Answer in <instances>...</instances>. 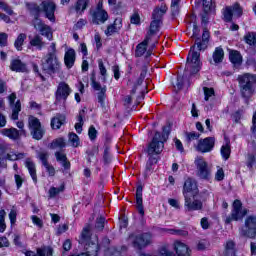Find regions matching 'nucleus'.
Here are the masks:
<instances>
[{"mask_svg": "<svg viewBox=\"0 0 256 256\" xmlns=\"http://www.w3.org/2000/svg\"><path fill=\"white\" fill-rule=\"evenodd\" d=\"M26 8L33 17H40L42 13L51 23H55V11L57 10L55 2L43 0L40 5H37L35 2H26Z\"/></svg>", "mask_w": 256, "mask_h": 256, "instance_id": "f257e3e1", "label": "nucleus"}, {"mask_svg": "<svg viewBox=\"0 0 256 256\" xmlns=\"http://www.w3.org/2000/svg\"><path fill=\"white\" fill-rule=\"evenodd\" d=\"M238 83L240 93L244 99H249L255 93L256 75L255 74H243L238 76Z\"/></svg>", "mask_w": 256, "mask_h": 256, "instance_id": "f03ea898", "label": "nucleus"}, {"mask_svg": "<svg viewBox=\"0 0 256 256\" xmlns=\"http://www.w3.org/2000/svg\"><path fill=\"white\" fill-rule=\"evenodd\" d=\"M169 139V130L163 128V133L156 132L151 143L148 145V155H160L165 147V141Z\"/></svg>", "mask_w": 256, "mask_h": 256, "instance_id": "7ed1b4c3", "label": "nucleus"}, {"mask_svg": "<svg viewBox=\"0 0 256 256\" xmlns=\"http://www.w3.org/2000/svg\"><path fill=\"white\" fill-rule=\"evenodd\" d=\"M89 15L93 25H105L109 21V13L103 7V0H99L96 6L90 8Z\"/></svg>", "mask_w": 256, "mask_h": 256, "instance_id": "20e7f679", "label": "nucleus"}, {"mask_svg": "<svg viewBox=\"0 0 256 256\" xmlns=\"http://www.w3.org/2000/svg\"><path fill=\"white\" fill-rule=\"evenodd\" d=\"M128 241L132 243V246L137 251H141L149 245H153V234L151 233H142V234H130Z\"/></svg>", "mask_w": 256, "mask_h": 256, "instance_id": "39448f33", "label": "nucleus"}, {"mask_svg": "<svg viewBox=\"0 0 256 256\" xmlns=\"http://www.w3.org/2000/svg\"><path fill=\"white\" fill-rule=\"evenodd\" d=\"M61 69V62L57 55L47 54L46 57L42 59V70L48 75H53L59 73Z\"/></svg>", "mask_w": 256, "mask_h": 256, "instance_id": "423d86ee", "label": "nucleus"}, {"mask_svg": "<svg viewBox=\"0 0 256 256\" xmlns=\"http://www.w3.org/2000/svg\"><path fill=\"white\" fill-rule=\"evenodd\" d=\"M201 54L195 51V46L190 49L187 57L186 71H189L190 75H197L201 71V60H199Z\"/></svg>", "mask_w": 256, "mask_h": 256, "instance_id": "0eeeda50", "label": "nucleus"}, {"mask_svg": "<svg viewBox=\"0 0 256 256\" xmlns=\"http://www.w3.org/2000/svg\"><path fill=\"white\" fill-rule=\"evenodd\" d=\"M249 213V210L247 208L243 209V203H241V200H235L232 205V211L229 216L225 218L226 225H229L232 221H241L245 215Z\"/></svg>", "mask_w": 256, "mask_h": 256, "instance_id": "6e6552de", "label": "nucleus"}, {"mask_svg": "<svg viewBox=\"0 0 256 256\" xmlns=\"http://www.w3.org/2000/svg\"><path fill=\"white\" fill-rule=\"evenodd\" d=\"M28 129L33 139L41 141L43 135H45V128L41 125L39 118L35 116H29L28 118Z\"/></svg>", "mask_w": 256, "mask_h": 256, "instance_id": "1a4fd4ad", "label": "nucleus"}, {"mask_svg": "<svg viewBox=\"0 0 256 256\" xmlns=\"http://www.w3.org/2000/svg\"><path fill=\"white\" fill-rule=\"evenodd\" d=\"M240 235L242 237H248V239H255L256 237V216L249 215L244 221V227L240 229Z\"/></svg>", "mask_w": 256, "mask_h": 256, "instance_id": "9d476101", "label": "nucleus"}, {"mask_svg": "<svg viewBox=\"0 0 256 256\" xmlns=\"http://www.w3.org/2000/svg\"><path fill=\"white\" fill-rule=\"evenodd\" d=\"M31 25L34 27L35 31L42 35V37H46L48 41H53V31L51 30V26L45 24L39 16H34Z\"/></svg>", "mask_w": 256, "mask_h": 256, "instance_id": "9b49d317", "label": "nucleus"}, {"mask_svg": "<svg viewBox=\"0 0 256 256\" xmlns=\"http://www.w3.org/2000/svg\"><path fill=\"white\" fill-rule=\"evenodd\" d=\"M223 15L224 21L230 23V21H233V16L241 17L243 15V9L239 5V3H235L232 6H227L223 11Z\"/></svg>", "mask_w": 256, "mask_h": 256, "instance_id": "f8f14e48", "label": "nucleus"}, {"mask_svg": "<svg viewBox=\"0 0 256 256\" xmlns=\"http://www.w3.org/2000/svg\"><path fill=\"white\" fill-rule=\"evenodd\" d=\"M197 166V175L200 179L209 180L211 179V168L207 165L203 158H198L195 160Z\"/></svg>", "mask_w": 256, "mask_h": 256, "instance_id": "ddd939ff", "label": "nucleus"}, {"mask_svg": "<svg viewBox=\"0 0 256 256\" xmlns=\"http://www.w3.org/2000/svg\"><path fill=\"white\" fill-rule=\"evenodd\" d=\"M199 193V189L197 188V182L193 178H188L184 182L183 186V196L185 197H195Z\"/></svg>", "mask_w": 256, "mask_h": 256, "instance_id": "4468645a", "label": "nucleus"}, {"mask_svg": "<svg viewBox=\"0 0 256 256\" xmlns=\"http://www.w3.org/2000/svg\"><path fill=\"white\" fill-rule=\"evenodd\" d=\"M91 86L95 91H99L97 98L98 103H100L101 107H105V99H107V86L101 87V84L95 81V76L91 77Z\"/></svg>", "mask_w": 256, "mask_h": 256, "instance_id": "2eb2a0df", "label": "nucleus"}, {"mask_svg": "<svg viewBox=\"0 0 256 256\" xmlns=\"http://www.w3.org/2000/svg\"><path fill=\"white\" fill-rule=\"evenodd\" d=\"M214 147H215V137H207L204 139H200L198 141V145L196 149L197 151H200V153H211Z\"/></svg>", "mask_w": 256, "mask_h": 256, "instance_id": "dca6fc26", "label": "nucleus"}, {"mask_svg": "<svg viewBox=\"0 0 256 256\" xmlns=\"http://www.w3.org/2000/svg\"><path fill=\"white\" fill-rule=\"evenodd\" d=\"M69 95H71V88L67 85V83L60 82L55 93L56 103L67 101Z\"/></svg>", "mask_w": 256, "mask_h": 256, "instance_id": "f3484780", "label": "nucleus"}, {"mask_svg": "<svg viewBox=\"0 0 256 256\" xmlns=\"http://www.w3.org/2000/svg\"><path fill=\"white\" fill-rule=\"evenodd\" d=\"M184 207L186 211H201L203 209V202L195 199V196L184 197Z\"/></svg>", "mask_w": 256, "mask_h": 256, "instance_id": "a211bd4d", "label": "nucleus"}, {"mask_svg": "<svg viewBox=\"0 0 256 256\" xmlns=\"http://www.w3.org/2000/svg\"><path fill=\"white\" fill-rule=\"evenodd\" d=\"M8 99L12 109L11 119H13V121H17V119H19V113L21 112V101L17 100L15 103V99H17V95L15 93H12Z\"/></svg>", "mask_w": 256, "mask_h": 256, "instance_id": "6ab92c4d", "label": "nucleus"}, {"mask_svg": "<svg viewBox=\"0 0 256 256\" xmlns=\"http://www.w3.org/2000/svg\"><path fill=\"white\" fill-rule=\"evenodd\" d=\"M84 245L86 249V253H84V255L97 256V253H99V240L97 236L94 237V240L84 243Z\"/></svg>", "mask_w": 256, "mask_h": 256, "instance_id": "aec40b11", "label": "nucleus"}, {"mask_svg": "<svg viewBox=\"0 0 256 256\" xmlns=\"http://www.w3.org/2000/svg\"><path fill=\"white\" fill-rule=\"evenodd\" d=\"M0 134L4 137H8L12 141H17L21 135H25V130H17V128H4L0 130Z\"/></svg>", "mask_w": 256, "mask_h": 256, "instance_id": "412c9836", "label": "nucleus"}, {"mask_svg": "<svg viewBox=\"0 0 256 256\" xmlns=\"http://www.w3.org/2000/svg\"><path fill=\"white\" fill-rule=\"evenodd\" d=\"M174 251L178 256H191V249L181 241L174 242Z\"/></svg>", "mask_w": 256, "mask_h": 256, "instance_id": "4be33fe9", "label": "nucleus"}, {"mask_svg": "<svg viewBox=\"0 0 256 256\" xmlns=\"http://www.w3.org/2000/svg\"><path fill=\"white\" fill-rule=\"evenodd\" d=\"M136 207L138 213L143 217L145 209L143 208V186H138L136 189Z\"/></svg>", "mask_w": 256, "mask_h": 256, "instance_id": "5701e85b", "label": "nucleus"}, {"mask_svg": "<svg viewBox=\"0 0 256 256\" xmlns=\"http://www.w3.org/2000/svg\"><path fill=\"white\" fill-rule=\"evenodd\" d=\"M10 69L16 73H25L27 71V64L23 63L20 59H14L10 62Z\"/></svg>", "mask_w": 256, "mask_h": 256, "instance_id": "b1692460", "label": "nucleus"}, {"mask_svg": "<svg viewBox=\"0 0 256 256\" xmlns=\"http://www.w3.org/2000/svg\"><path fill=\"white\" fill-rule=\"evenodd\" d=\"M76 54L73 48L68 49L64 55V63L67 69H71L75 65Z\"/></svg>", "mask_w": 256, "mask_h": 256, "instance_id": "393cba45", "label": "nucleus"}, {"mask_svg": "<svg viewBox=\"0 0 256 256\" xmlns=\"http://www.w3.org/2000/svg\"><path fill=\"white\" fill-rule=\"evenodd\" d=\"M149 41H151V37H149V35H146L144 41L136 46V57H143V55H145V53L147 52V46L149 45Z\"/></svg>", "mask_w": 256, "mask_h": 256, "instance_id": "a878e982", "label": "nucleus"}, {"mask_svg": "<svg viewBox=\"0 0 256 256\" xmlns=\"http://www.w3.org/2000/svg\"><path fill=\"white\" fill-rule=\"evenodd\" d=\"M209 42V30L204 29L202 34V41L201 39H196V45L198 51H203V49H207V43Z\"/></svg>", "mask_w": 256, "mask_h": 256, "instance_id": "bb28decb", "label": "nucleus"}, {"mask_svg": "<svg viewBox=\"0 0 256 256\" xmlns=\"http://www.w3.org/2000/svg\"><path fill=\"white\" fill-rule=\"evenodd\" d=\"M55 157L56 161H58V163H61L62 167H64L66 171H69V169H71V162L67 160V155H65L63 152H56Z\"/></svg>", "mask_w": 256, "mask_h": 256, "instance_id": "cd10ccee", "label": "nucleus"}, {"mask_svg": "<svg viewBox=\"0 0 256 256\" xmlns=\"http://www.w3.org/2000/svg\"><path fill=\"white\" fill-rule=\"evenodd\" d=\"M66 117L63 114H56L54 118L51 119L52 129H61L62 125H65Z\"/></svg>", "mask_w": 256, "mask_h": 256, "instance_id": "c85d7f7f", "label": "nucleus"}, {"mask_svg": "<svg viewBox=\"0 0 256 256\" xmlns=\"http://www.w3.org/2000/svg\"><path fill=\"white\" fill-rule=\"evenodd\" d=\"M29 45L30 47H36L38 51H41L43 47H45V42L43 41V37L37 34L30 39Z\"/></svg>", "mask_w": 256, "mask_h": 256, "instance_id": "c756f323", "label": "nucleus"}, {"mask_svg": "<svg viewBox=\"0 0 256 256\" xmlns=\"http://www.w3.org/2000/svg\"><path fill=\"white\" fill-rule=\"evenodd\" d=\"M25 167L28 169L33 182L37 183V169L35 167V163H33L32 160L28 158L25 161Z\"/></svg>", "mask_w": 256, "mask_h": 256, "instance_id": "7c9ffc66", "label": "nucleus"}, {"mask_svg": "<svg viewBox=\"0 0 256 256\" xmlns=\"http://www.w3.org/2000/svg\"><path fill=\"white\" fill-rule=\"evenodd\" d=\"M89 241H95V238H91V225H86L81 233L80 243H87Z\"/></svg>", "mask_w": 256, "mask_h": 256, "instance_id": "2f4dec72", "label": "nucleus"}, {"mask_svg": "<svg viewBox=\"0 0 256 256\" xmlns=\"http://www.w3.org/2000/svg\"><path fill=\"white\" fill-rule=\"evenodd\" d=\"M161 25V20L157 19V18H153V21L150 23V29L147 33V35L150 37L152 35H155V33H157L159 31V27Z\"/></svg>", "mask_w": 256, "mask_h": 256, "instance_id": "473e14b6", "label": "nucleus"}, {"mask_svg": "<svg viewBox=\"0 0 256 256\" xmlns=\"http://www.w3.org/2000/svg\"><path fill=\"white\" fill-rule=\"evenodd\" d=\"M165 13H167V6L162 4L153 11L152 19H158V21H161V17H163Z\"/></svg>", "mask_w": 256, "mask_h": 256, "instance_id": "72a5a7b5", "label": "nucleus"}, {"mask_svg": "<svg viewBox=\"0 0 256 256\" xmlns=\"http://www.w3.org/2000/svg\"><path fill=\"white\" fill-rule=\"evenodd\" d=\"M212 57L214 63H223V57H225V52L223 51V48L217 47L213 52Z\"/></svg>", "mask_w": 256, "mask_h": 256, "instance_id": "f704fd0d", "label": "nucleus"}, {"mask_svg": "<svg viewBox=\"0 0 256 256\" xmlns=\"http://www.w3.org/2000/svg\"><path fill=\"white\" fill-rule=\"evenodd\" d=\"M25 39H27V34L21 33L18 35L14 42V47L17 51H23V43H25Z\"/></svg>", "mask_w": 256, "mask_h": 256, "instance_id": "c9c22d12", "label": "nucleus"}, {"mask_svg": "<svg viewBox=\"0 0 256 256\" xmlns=\"http://www.w3.org/2000/svg\"><path fill=\"white\" fill-rule=\"evenodd\" d=\"M224 255L225 256H235V242L234 241L226 242Z\"/></svg>", "mask_w": 256, "mask_h": 256, "instance_id": "e433bc0d", "label": "nucleus"}, {"mask_svg": "<svg viewBox=\"0 0 256 256\" xmlns=\"http://www.w3.org/2000/svg\"><path fill=\"white\" fill-rule=\"evenodd\" d=\"M158 254L161 256H173V251L169 244H164L159 248Z\"/></svg>", "mask_w": 256, "mask_h": 256, "instance_id": "4c0bfd02", "label": "nucleus"}, {"mask_svg": "<svg viewBox=\"0 0 256 256\" xmlns=\"http://www.w3.org/2000/svg\"><path fill=\"white\" fill-rule=\"evenodd\" d=\"M83 115H85V110L79 112L77 116V123L75 124V129L77 133H81L83 131Z\"/></svg>", "mask_w": 256, "mask_h": 256, "instance_id": "58836bf2", "label": "nucleus"}, {"mask_svg": "<svg viewBox=\"0 0 256 256\" xmlns=\"http://www.w3.org/2000/svg\"><path fill=\"white\" fill-rule=\"evenodd\" d=\"M87 7H89V0H77L75 5L77 12L81 11V13H83Z\"/></svg>", "mask_w": 256, "mask_h": 256, "instance_id": "ea45409f", "label": "nucleus"}, {"mask_svg": "<svg viewBox=\"0 0 256 256\" xmlns=\"http://www.w3.org/2000/svg\"><path fill=\"white\" fill-rule=\"evenodd\" d=\"M229 59H230L231 63H233L234 65H240L241 54L239 53V51H232L230 53Z\"/></svg>", "mask_w": 256, "mask_h": 256, "instance_id": "a19ab883", "label": "nucleus"}, {"mask_svg": "<svg viewBox=\"0 0 256 256\" xmlns=\"http://www.w3.org/2000/svg\"><path fill=\"white\" fill-rule=\"evenodd\" d=\"M244 41L247 45H256V33L255 32H248L244 36Z\"/></svg>", "mask_w": 256, "mask_h": 256, "instance_id": "79ce46f5", "label": "nucleus"}, {"mask_svg": "<svg viewBox=\"0 0 256 256\" xmlns=\"http://www.w3.org/2000/svg\"><path fill=\"white\" fill-rule=\"evenodd\" d=\"M98 68L100 71V75L103 77L102 81H104L105 83V81H107V68L105 67V64L103 63L102 59L98 60Z\"/></svg>", "mask_w": 256, "mask_h": 256, "instance_id": "37998d69", "label": "nucleus"}, {"mask_svg": "<svg viewBox=\"0 0 256 256\" xmlns=\"http://www.w3.org/2000/svg\"><path fill=\"white\" fill-rule=\"evenodd\" d=\"M63 191H65V186L64 185H61L58 188L51 187L49 189V197H50V199H53L54 197H57V195H59V193H63Z\"/></svg>", "mask_w": 256, "mask_h": 256, "instance_id": "c03bdc74", "label": "nucleus"}, {"mask_svg": "<svg viewBox=\"0 0 256 256\" xmlns=\"http://www.w3.org/2000/svg\"><path fill=\"white\" fill-rule=\"evenodd\" d=\"M65 146V139L63 138H58L51 143V149H63Z\"/></svg>", "mask_w": 256, "mask_h": 256, "instance_id": "a18cd8bd", "label": "nucleus"}, {"mask_svg": "<svg viewBox=\"0 0 256 256\" xmlns=\"http://www.w3.org/2000/svg\"><path fill=\"white\" fill-rule=\"evenodd\" d=\"M221 156L223 157L224 161H227L229 157L231 156V146L229 145H223L220 150Z\"/></svg>", "mask_w": 256, "mask_h": 256, "instance_id": "49530a36", "label": "nucleus"}, {"mask_svg": "<svg viewBox=\"0 0 256 256\" xmlns=\"http://www.w3.org/2000/svg\"><path fill=\"white\" fill-rule=\"evenodd\" d=\"M38 256H53V248L51 247H44L37 249Z\"/></svg>", "mask_w": 256, "mask_h": 256, "instance_id": "de8ad7c7", "label": "nucleus"}, {"mask_svg": "<svg viewBox=\"0 0 256 256\" xmlns=\"http://www.w3.org/2000/svg\"><path fill=\"white\" fill-rule=\"evenodd\" d=\"M5 215H7L5 210H0V233H5V230L7 229V224L5 223Z\"/></svg>", "mask_w": 256, "mask_h": 256, "instance_id": "09e8293b", "label": "nucleus"}, {"mask_svg": "<svg viewBox=\"0 0 256 256\" xmlns=\"http://www.w3.org/2000/svg\"><path fill=\"white\" fill-rule=\"evenodd\" d=\"M155 154L149 155V159L146 163V171L150 173V171H153V165L157 164V158L153 157Z\"/></svg>", "mask_w": 256, "mask_h": 256, "instance_id": "8fccbe9b", "label": "nucleus"}, {"mask_svg": "<svg viewBox=\"0 0 256 256\" xmlns=\"http://www.w3.org/2000/svg\"><path fill=\"white\" fill-rule=\"evenodd\" d=\"M68 141L72 147H79V136H77V134L70 133Z\"/></svg>", "mask_w": 256, "mask_h": 256, "instance_id": "3c124183", "label": "nucleus"}, {"mask_svg": "<svg viewBox=\"0 0 256 256\" xmlns=\"http://www.w3.org/2000/svg\"><path fill=\"white\" fill-rule=\"evenodd\" d=\"M7 149H9L8 145L0 144V167L1 163H3L4 159L7 157Z\"/></svg>", "mask_w": 256, "mask_h": 256, "instance_id": "603ef678", "label": "nucleus"}, {"mask_svg": "<svg viewBox=\"0 0 256 256\" xmlns=\"http://www.w3.org/2000/svg\"><path fill=\"white\" fill-rule=\"evenodd\" d=\"M95 228L97 229V231H103V229H105V217L100 216L96 219Z\"/></svg>", "mask_w": 256, "mask_h": 256, "instance_id": "864d4df0", "label": "nucleus"}, {"mask_svg": "<svg viewBox=\"0 0 256 256\" xmlns=\"http://www.w3.org/2000/svg\"><path fill=\"white\" fill-rule=\"evenodd\" d=\"M199 137H201V135L197 132H186V139L188 143L199 139Z\"/></svg>", "mask_w": 256, "mask_h": 256, "instance_id": "5fc2aeb1", "label": "nucleus"}, {"mask_svg": "<svg viewBox=\"0 0 256 256\" xmlns=\"http://www.w3.org/2000/svg\"><path fill=\"white\" fill-rule=\"evenodd\" d=\"M204 95H205V101H209V99H211V97L215 96V90L213 88H207L204 87Z\"/></svg>", "mask_w": 256, "mask_h": 256, "instance_id": "6e6d98bb", "label": "nucleus"}, {"mask_svg": "<svg viewBox=\"0 0 256 256\" xmlns=\"http://www.w3.org/2000/svg\"><path fill=\"white\" fill-rule=\"evenodd\" d=\"M38 158L40 159V161H42L43 166L49 164V162L47 161L49 159V153L45 151L40 152L38 153Z\"/></svg>", "mask_w": 256, "mask_h": 256, "instance_id": "4d7b16f0", "label": "nucleus"}, {"mask_svg": "<svg viewBox=\"0 0 256 256\" xmlns=\"http://www.w3.org/2000/svg\"><path fill=\"white\" fill-rule=\"evenodd\" d=\"M9 39V35L5 32H0V47H7V41Z\"/></svg>", "mask_w": 256, "mask_h": 256, "instance_id": "13d9d810", "label": "nucleus"}, {"mask_svg": "<svg viewBox=\"0 0 256 256\" xmlns=\"http://www.w3.org/2000/svg\"><path fill=\"white\" fill-rule=\"evenodd\" d=\"M213 0H202L204 13H209L211 11V7L213 5Z\"/></svg>", "mask_w": 256, "mask_h": 256, "instance_id": "bf43d9fd", "label": "nucleus"}, {"mask_svg": "<svg viewBox=\"0 0 256 256\" xmlns=\"http://www.w3.org/2000/svg\"><path fill=\"white\" fill-rule=\"evenodd\" d=\"M207 247H209V241H207V240L198 241V243H197L198 251H205V249H207Z\"/></svg>", "mask_w": 256, "mask_h": 256, "instance_id": "052dcab7", "label": "nucleus"}, {"mask_svg": "<svg viewBox=\"0 0 256 256\" xmlns=\"http://www.w3.org/2000/svg\"><path fill=\"white\" fill-rule=\"evenodd\" d=\"M118 31V28L111 24L108 25L107 29L105 30V35H107V37H111V35H113L114 33H118Z\"/></svg>", "mask_w": 256, "mask_h": 256, "instance_id": "680f3d73", "label": "nucleus"}, {"mask_svg": "<svg viewBox=\"0 0 256 256\" xmlns=\"http://www.w3.org/2000/svg\"><path fill=\"white\" fill-rule=\"evenodd\" d=\"M169 232L171 233V235H180V237H187V235H189V232H187V230H175V229H171L169 230Z\"/></svg>", "mask_w": 256, "mask_h": 256, "instance_id": "e2e57ef3", "label": "nucleus"}, {"mask_svg": "<svg viewBox=\"0 0 256 256\" xmlns=\"http://www.w3.org/2000/svg\"><path fill=\"white\" fill-rule=\"evenodd\" d=\"M88 136L91 141H95V139H97V129H95V126H90Z\"/></svg>", "mask_w": 256, "mask_h": 256, "instance_id": "0e129e2a", "label": "nucleus"}, {"mask_svg": "<svg viewBox=\"0 0 256 256\" xmlns=\"http://www.w3.org/2000/svg\"><path fill=\"white\" fill-rule=\"evenodd\" d=\"M103 161L105 165H109L111 163V155L109 154V147L104 149Z\"/></svg>", "mask_w": 256, "mask_h": 256, "instance_id": "69168bd1", "label": "nucleus"}, {"mask_svg": "<svg viewBox=\"0 0 256 256\" xmlns=\"http://www.w3.org/2000/svg\"><path fill=\"white\" fill-rule=\"evenodd\" d=\"M216 181H223L225 179V172L223 171V168H218L216 174H215Z\"/></svg>", "mask_w": 256, "mask_h": 256, "instance_id": "338daca9", "label": "nucleus"}, {"mask_svg": "<svg viewBox=\"0 0 256 256\" xmlns=\"http://www.w3.org/2000/svg\"><path fill=\"white\" fill-rule=\"evenodd\" d=\"M0 8L3 9L5 11V13H7L8 15H13L14 12H13V9L10 8L9 5L3 3L0 1Z\"/></svg>", "mask_w": 256, "mask_h": 256, "instance_id": "774afa93", "label": "nucleus"}]
</instances>
